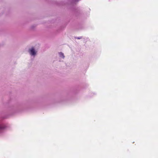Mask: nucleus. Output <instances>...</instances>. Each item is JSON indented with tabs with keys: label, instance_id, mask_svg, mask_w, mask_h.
I'll return each mask as SVG.
<instances>
[{
	"label": "nucleus",
	"instance_id": "1",
	"mask_svg": "<svg viewBox=\"0 0 158 158\" xmlns=\"http://www.w3.org/2000/svg\"><path fill=\"white\" fill-rule=\"evenodd\" d=\"M29 52L31 56L34 57L36 55L37 51L34 48H32L29 49Z\"/></svg>",
	"mask_w": 158,
	"mask_h": 158
},
{
	"label": "nucleus",
	"instance_id": "2",
	"mask_svg": "<svg viewBox=\"0 0 158 158\" xmlns=\"http://www.w3.org/2000/svg\"><path fill=\"white\" fill-rule=\"evenodd\" d=\"M6 127V125L5 124L0 123V133H1L2 130L5 129Z\"/></svg>",
	"mask_w": 158,
	"mask_h": 158
},
{
	"label": "nucleus",
	"instance_id": "3",
	"mask_svg": "<svg viewBox=\"0 0 158 158\" xmlns=\"http://www.w3.org/2000/svg\"><path fill=\"white\" fill-rule=\"evenodd\" d=\"M59 54L60 57H61V58H62L63 59L64 58V54L62 52H59Z\"/></svg>",
	"mask_w": 158,
	"mask_h": 158
},
{
	"label": "nucleus",
	"instance_id": "4",
	"mask_svg": "<svg viewBox=\"0 0 158 158\" xmlns=\"http://www.w3.org/2000/svg\"><path fill=\"white\" fill-rule=\"evenodd\" d=\"M75 39H80L82 38V37H75Z\"/></svg>",
	"mask_w": 158,
	"mask_h": 158
}]
</instances>
